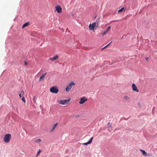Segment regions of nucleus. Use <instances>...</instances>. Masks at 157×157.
I'll list each match as a JSON object with an SVG mask.
<instances>
[{"mask_svg":"<svg viewBox=\"0 0 157 157\" xmlns=\"http://www.w3.org/2000/svg\"><path fill=\"white\" fill-rule=\"evenodd\" d=\"M124 99L126 101H128L129 99V97L128 96H124Z\"/></svg>","mask_w":157,"mask_h":157,"instance_id":"nucleus-17","label":"nucleus"},{"mask_svg":"<svg viewBox=\"0 0 157 157\" xmlns=\"http://www.w3.org/2000/svg\"><path fill=\"white\" fill-rule=\"evenodd\" d=\"M96 22H93L92 24H90L89 25L90 30H94V29L95 27H96Z\"/></svg>","mask_w":157,"mask_h":157,"instance_id":"nucleus-5","label":"nucleus"},{"mask_svg":"<svg viewBox=\"0 0 157 157\" xmlns=\"http://www.w3.org/2000/svg\"><path fill=\"white\" fill-rule=\"evenodd\" d=\"M41 151L39 149L38 151V152H37V156L41 152Z\"/></svg>","mask_w":157,"mask_h":157,"instance_id":"nucleus-23","label":"nucleus"},{"mask_svg":"<svg viewBox=\"0 0 157 157\" xmlns=\"http://www.w3.org/2000/svg\"><path fill=\"white\" fill-rule=\"evenodd\" d=\"M111 28V27L110 26H109L106 30V32H108L109 31V30Z\"/></svg>","mask_w":157,"mask_h":157,"instance_id":"nucleus-20","label":"nucleus"},{"mask_svg":"<svg viewBox=\"0 0 157 157\" xmlns=\"http://www.w3.org/2000/svg\"><path fill=\"white\" fill-rule=\"evenodd\" d=\"M132 87L133 91L136 92H139V90L134 83H133L132 84Z\"/></svg>","mask_w":157,"mask_h":157,"instance_id":"nucleus-8","label":"nucleus"},{"mask_svg":"<svg viewBox=\"0 0 157 157\" xmlns=\"http://www.w3.org/2000/svg\"><path fill=\"white\" fill-rule=\"evenodd\" d=\"M126 9V8H125L124 7H122L118 10V13H120L122 12L123 11H124Z\"/></svg>","mask_w":157,"mask_h":157,"instance_id":"nucleus-11","label":"nucleus"},{"mask_svg":"<svg viewBox=\"0 0 157 157\" xmlns=\"http://www.w3.org/2000/svg\"><path fill=\"white\" fill-rule=\"evenodd\" d=\"M93 137H91L90 140L86 143H84L83 144L85 145H87L89 144H90L92 142V141L93 139Z\"/></svg>","mask_w":157,"mask_h":157,"instance_id":"nucleus-9","label":"nucleus"},{"mask_svg":"<svg viewBox=\"0 0 157 157\" xmlns=\"http://www.w3.org/2000/svg\"><path fill=\"white\" fill-rule=\"evenodd\" d=\"M74 116L76 118H78L80 116L79 115H75Z\"/></svg>","mask_w":157,"mask_h":157,"instance_id":"nucleus-25","label":"nucleus"},{"mask_svg":"<svg viewBox=\"0 0 157 157\" xmlns=\"http://www.w3.org/2000/svg\"><path fill=\"white\" fill-rule=\"evenodd\" d=\"M24 63L25 65H26L28 64L27 62H26V61H25Z\"/></svg>","mask_w":157,"mask_h":157,"instance_id":"nucleus-28","label":"nucleus"},{"mask_svg":"<svg viewBox=\"0 0 157 157\" xmlns=\"http://www.w3.org/2000/svg\"><path fill=\"white\" fill-rule=\"evenodd\" d=\"M46 73H45L43 74L40 77L39 81L40 80H44V78L45 76V75L46 74Z\"/></svg>","mask_w":157,"mask_h":157,"instance_id":"nucleus-12","label":"nucleus"},{"mask_svg":"<svg viewBox=\"0 0 157 157\" xmlns=\"http://www.w3.org/2000/svg\"><path fill=\"white\" fill-rule=\"evenodd\" d=\"M140 151L142 152L143 155L145 156H146L147 155V153L145 151L143 150L142 149H140Z\"/></svg>","mask_w":157,"mask_h":157,"instance_id":"nucleus-15","label":"nucleus"},{"mask_svg":"<svg viewBox=\"0 0 157 157\" xmlns=\"http://www.w3.org/2000/svg\"><path fill=\"white\" fill-rule=\"evenodd\" d=\"M108 127H110L111 126L110 124V122H108Z\"/></svg>","mask_w":157,"mask_h":157,"instance_id":"nucleus-24","label":"nucleus"},{"mask_svg":"<svg viewBox=\"0 0 157 157\" xmlns=\"http://www.w3.org/2000/svg\"><path fill=\"white\" fill-rule=\"evenodd\" d=\"M24 91H23L22 90L21 91V93L19 94V95L20 96V97L21 98V97H22V96H23L24 95Z\"/></svg>","mask_w":157,"mask_h":157,"instance_id":"nucleus-16","label":"nucleus"},{"mask_svg":"<svg viewBox=\"0 0 157 157\" xmlns=\"http://www.w3.org/2000/svg\"><path fill=\"white\" fill-rule=\"evenodd\" d=\"M149 58L148 57H146L145 58V59L146 61H147V60L149 59Z\"/></svg>","mask_w":157,"mask_h":157,"instance_id":"nucleus-27","label":"nucleus"},{"mask_svg":"<svg viewBox=\"0 0 157 157\" xmlns=\"http://www.w3.org/2000/svg\"><path fill=\"white\" fill-rule=\"evenodd\" d=\"M22 100L24 102H25V97H24V96H22Z\"/></svg>","mask_w":157,"mask_h":157,"instance_id":"nucleus-21","label":"nucleus"},{"mask_svg":"<svg viewBox=\"0 0 157 157\" xmlns=\"http://www.w3.org/2000/svg\"><path fill=\"white\" fill-rule=\"evenodd\" d=\"M50 91L53 93L57 94L58 92L59 89L56 86H53L50 88Z\"/></svg>","mask_w":157,"mask_h":157,"instance_id":"nucleus-1","label":"nucleus"},{"mask_svg":"<svg viewBox=\"0 0 157 157\" xmlns=\"http://www.w3.org/2000/svg\"><path fill=\"white\" fill-rule=\"evenodd\" d=\"M71 100V98H69L67 99H64L59 101V103L61 105H64L67 104Z\"/></svg>","mask_w":157,"mask_h":157,"instance_id":"nucleus-4","label":"nucleus"},{"mask_svg":"<svg viewBox=\"0 0 157 157\" xmlns=\"http://www.w3.org/2000/svg\"><path fill=\"white\" fill-rule=\"evenodd\" d=\"M112 43V42H110L107 45H106V46H105V47H103V48H102V49H101V50H103L104 49H105V48H107L108 46H109L110 44H111V43Z\"/></svg>","mask_w":157,"mask_h":157,"instance_id":"nucleus-18","label":"nucleus"},{"mask_svg":"<svg viewBox=\"0 0 157 157\" xmlns=\"http://www.w3.org/2000/svg\"><path fill=\"white\" fill-rule=\"evenodd\" d=\"M58 124V123H56L54 124L52 129H51V130L50 131L51 132H52L55 130V128L56 127Z\"/></svg>","mask_w":157,"mask_h":157,"instance_id":"nucleus-13","label":"nucleus"},{"mask_svg":"<svg viewBox=\"0 0 157 157\" xmlns=\"http://www.w3.org/2000/svg\"><path fill=\"white\" fill-rule=\"evenodd\" d=\"M59 57L58 55H56L53 58H50V59L52 61H55Z\"/></svg>","mask_w":157,"mask_h":157,"instance_id":"nucleus-10","label":"nucleus"},{"mask_svg":"<svg viewBox=\"0 0 157 157\" xmlns=\"http://www.w3.org/2000/svg\"><path fill=\"white\" fill-rule=\"evenodd\" d=\"M107 33V32H106V31H104V32H103L102 34V36H104V35Z\"/></svg>","mask_w":157,"mask_h":157,"instance_id":"nucleus-22","label":"nucleus"},{"mask_svg":"<svg viewBox=\"0 0 157 157\" xmlns=\"http://www.w3.org/2000/svg\"><path fill=\"white\" fill-rule=\"evenodd\" d=\"M35 96H34L33 97V101L34 102H35V101H36V100H35Z\"/></svg>","mask_w":157,"mask_h":157,"instance_id":"nucleus-26","label":"nucleus"},{"mask_svg":"<svg viewBox=\"0 0 157 157\" xmlns=\"http://www.w3.org/2000/svg\"><path fill=\"white\" fill-rule=\"evenodd\" d=\"M86 101H87V99L85 97H83L81 98L80 99V101L79 102V103L81 104H82L84 103Z\"/></svg>","mask_w":157,"mask_h":157,"instance_id":"nucleus-6","label":"nucleus"},{"mask_svg":"<svg viewBox=\"0 0 157 157\" xmlns=\"http://www.w3.org/2000/svg\"><path fill=\"white\" fill-rule=\"evenodd\" d=\"M55 8L56 10L58 13H61L62 12V8L60 6L57 5L56 6Z\"/></svg>","mask_w":157,"mask_h":157,"instance_id":"nucleus-7","label":"nucleus"},{"mask_svg":"<svg viewBox=\"0 0 157 157\" xmlns=\"http://www.w3.org/2000/svg\"><path fill=\"white\" fill-rule=\"evenodd\" d=\"M41 140L40 139H39L36 140L35 142L36 143H40L41 141Z\"/></svg>","mask_w":157,"mask_h":157,"instance_id":"nucleus-19","label":"nucleus"},{"mask_svg":"<svg viewBox=\"0 0 157 157\" xmlns=\"http://www.w3.org/2000/svg\"><path fill=\"white\" fill-rule=\"evenodd\" d=\"M11 137V134H6L4 137L3 140L5 142L8 143L9 142Z\"/></svg>","mask_w":157,"mask_h":157,"instance_id":"nucleus-2","label":"nucleus"},{"mask_svg":"<svg viewBox=\"0 0 157 157\" xmlns=\"http://www.w3.org/2000/svg\"><path fill=\"white\" fill-rule=\"evenodd\" d=\"M75 83L73 81H71L66 88V91L67 92H68L70 91L72 88L73 86L75 85Z\"/></svg>","mask_w":157,"mask_h":157,"instance_id":"nucleus-3","label":"nucleus"},{"mask_svg":"<svg viewBox=\"0 0 157 157\" xmlns=\"http://www.w3.org/2000/svg\"><path fill=\"white\" fill-rule=\"evenodd\" d=\"M29 25V22H27L26 23L24 24L22 26V28H24L25 27H27Z\"/></svg>","mask_w":157,"mask_h":157,"instance_id":"nucleus-14","label":"nucleus"}]
</instances>
